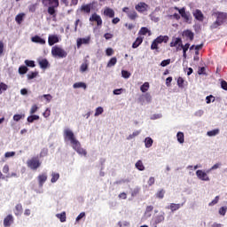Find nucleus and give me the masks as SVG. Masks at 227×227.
Instances as JSON below:
<instances>
[{
  "label": "nucleus",
  "instance_id": "obj_1",
  "mask_svg": "<svg viewBox=\"0 0 227 227\" xmlns=\"http://www.w3.org/2000/svg\"><path fill=\"white\" fill-rule=\"evenodd\" d=\"M43 6H48V13L51 17H56V8L59 6V0H42Z\"/></svg>",
  "mask_w": 227,
  "mask_h": 227
},
{
  "label": "nucleus",
  "instance_id": "obj_2",
  "mask_svg": "<svg viewBox=\"0 0 227 227\" xmlns=\"http://www.w3.org/2000/svg\"><path fill=\"white\" fill-rule=\"evenodd\" d=\"M214 15H215L216 20L213 23L212 27L213 29H217L219 26H223L224 22H226L227 13L216 12H214Z\"/></svg>",
  "mask_w": 227,
  "mask_h": 227
},
{
  "label": "nucleus",
  "instance_id": "obj_3",
  "mask_svg": "<svg viewBox=\"0 0 227 227\" xmlns=\"http://www.w3.org/2000/svg\"><path fill=\"white\" fill-rule=\"evenodd\" d=\"M27 166L30 169L36 171L40 166H42V161H40V158L38 156H34L31 159L27 160Z\"/></svg>",
  "mask_w": 227,
  "mask_h": 227
},
{
  "label": "nucleus",
  "instance_id": "obj_4",
  "mask_svg": "<svg viewBox=\"0 0 227 227\" xmlns=\"http://www.w3.org/2000/svg\"><path fill=\"white\" fill-rule=\"evenodd\" d=\"M51 54L53 58L59 59L67 58V56H68V53L59 46H53L51 48Z\"/></svg>",
  "mask_w": 227,
  "mask_h": 227
},
{
  "label": "nucleus",
  "instance_id": "obj_5",
  "mask_svg": "<svg viewBox=\"0 0 227 227\" xmlns=\"http://www.w3.org/2000/svg\"><path fill=\"white\" fill-rule=\"evenodd\" d=\"M95 2L90 4H83L81 5L80 8L76 10V13H82V15H90L91 13V10L93 9V5Z\"/></svg>",
  "mask_w": 227,
  "mask_h": 227
},
{
  "label": "nucleus",
  "instance_id": "obj_6",
  "mask_svg": "<svg viewBox=\"0 0 227 227\" xmlns=\"http://www.w3.org/2000/svg\"><path fill=\"white\" fill-rule=\"evenodd\" d=\"M64 137L65 139H68V141H70L72 146L75 145V143L79 142V140L75 139V135H74V132L70 129L64 130Z\"/></svg>",
  "mask_w": 227,
  "mask_h": 227
},
{
  "label": "nucleus",
  "instance_id": "obj_7",
  "mask_svg": "<svg viewBox=\"0 0 227 227\" xmlns=\"http://www.w3.org/2000/svg\"><path fill=\"white\" fill-rule=\"evenodd\" d=\"M165 215H166V214L162 213L160 215L154 216L151 220V227H157L158 224H160V223H164Z\"/></svg>",
  "mask_w": 227,
  "mask_h": 227
},
{
  "label": "nucleus",
  "instance_id": "obj_8",
  "mask_svg": "<svg viewBox=\"0 0 227 227\" xmlns=\"http://www.w3.org/2000/svg\"><path fill=\"white\" fill-rule=\"evenodd\" d=\"M73 149L75 150V152L79 154V155H83V157H86L88 155V152H86L85 149H83L82 147H81V142L78 141L75 144H74L73 145Z\"/></svg>",
  "mask_w": 227,
  "mask_h": 227
},
{
  "label": "nucleus",
  "instance_id": "obj_9",
  "mask_svg": "<svg viewBox=\"0 0 227 227\" xmlns=\"http://www.w3.org/2000/svg\"><path fill=\"white\" fill-rule=\"evenodd\" d=\"M148 4L145 2H139L136 6L135 10L138 12V13H145V12H148Z\"/></svg>",
  "mask_w": 227,
  "mask_h": 227
},
{
  "label": "nucleus",
  "instance_id": "obj_10",
  "mask_svg": "<svg viewBox=\"0 0 227 227\" xmlns=\"http://www.w3.org/2000/svg\"><path fill=\"white\" fill-rule=\"evenodd\" d=\"M175 10L179 12V14L184 19V22H189V20H191V14L185 12V7H183L182 9L175 7Z\"/></svg>",
  "mask_w": 227,
  "mask_h": 227
},
{
  "label": "nucleus",
  "instance_id": "obj_11",
  "mask_svg": "<svg viewBox=\"0 0 227 227\" xmlns=\"http://www.w3.org/2000/svg\"><path fill=\"white\" fill-rule=\"evenodd\" d=\"M90 22H97V26L100 27L102 26V18L100 15L97 14V12H94L89 19Z\"/></svg>",
  "mask_w": 227,
  "mask_h": 227
},
{
  "label": "nucleus",
  "instance_id": "obj_12",
  "mask_svg": "<svg viewBox=\"0 0 227 227\" xmlns=\"http://www.w3.org/2000/svg\"><path fill=\"white\" fill-rule=\"evenodd\" d=\"M196 175L199 180H202L203 182H208V180H210L208 175H207L203 170H197Z\"/></svg>",
  "mask_w": 227,
  "mask_h": 227
},
{
  "label": "nucleus",
  "instance_id": "obj_13",
  "mask_svg": "<svg viewBox=\"0 0 227 227\" xmlns=\"http://www.w3.org/2000/svg\"><path fill=\"white\" fill-rule=\"evenodd\" d=\"M193 17L196 19V20H199V22H203V20H205V16L200 9L195 10V12H193Z\"/></svg>",
  "mask_w": 227,
  "mask_h": 227
},
{
  "label": "nucleus",
  "instance_id": "obj_14",
  "mask_svg": "<svg viewBox=\"0 0 227 227\" xmlns=\"http://www.w3.org/2000/svg\"><path fill=\"white\" fill-rule=\"evenodd\" d=\"M13 215H8L4 219V227H9L12 226V224H13Z\"/></svg>",
  "mask_w": 227,
  "mask_h": 227
},
{
  "label": "nucleus",
  "instance_id": "obj_15",
  "mask_svg": "<svg viewBox=\"0 0 227 227\" xmlns=\"http://www.w3.org/2000/svg\"><path fill=\"white\" fill-rule=\"evenodd\" d=\"M37 180L39 182V187H43L45 182H47V174L43 173L37 176Z\"/></svg>",
  "mask_w": 227,
  "mask_h": 227
},
{
  "label": "nucleus",
  "instance_id": "obj_16",
  "mask_svg": "<svg viewBox=\"0 0 227 227\" xmlns=\"http://www.w3.org/2000/svg\"><path fill=\"white\" fill-rule=\"evenodd\" d=\"M180 48H177V51H182L183 50V56L184 58H187V51H189V47H191V44L187 43L185 45L181 43Z\"/></svg>",
  "mask_w": 227,
  "mask_h": 227
},
{
  "label": "nucleus",
  "instance_id": "obj_17",
  "mask_svg": "<svg viewBox=\"0 0 227 227\" xmlns=\"http://www.w3.org/2000/svg\"><path fill=\"white\" fill-rule=\"evenodd\" d=\"M103 13H104L105 17H109V19H114V10H113L110 7H106L104 9Z\"/></svg>",
  "mask_w": 227,
  "mask_h": 227
},
{
  "label": "nucleus",
  "instance_id": "obj_18",
  "mask_svg": "<svg viewBox=\"0 0 227 227\" xmlns=\"http://www.w3.org/2000/svg\"><path fill=\"white\" fill-rule=\"evenodd\" d=\"M154 41L159 43H168L169 42V36L168 35H159Z\"/></svg>",
  "mask_w": 227,
  "mask_h": 227
},
{
  "label": "nucleus",
  "instance_id": "obj_19",
  "mask_svg": "<svg viewBox=\"0 0 227 227\" xmlns=\"http://www.w3.org/2000/svg\"><path fill=\"white\" fill-rule=\"evenodd\" d=\"M176 45H178V47L182 45V38L176 37L172 39L170 43V47H176Z\"/></svg>",
  "mask_w": 227,
  "mask_h": 227
},
{
  "label": "nucleus",
  "instance_id": "obj_20",
  "mask_svg": "<svg viewBox=\"0 0 227 227\" xmlns=\"http://www.w3.org/2000/svg\"><path fill=\"white\" fill-rule=\"evenodd\" d=\"M32 42H34V43H40V45H45V39L40 37L39 35H35L32 37Z\"/></svg>",
  "mask_w": 227,
  "mask_h": 227
},
{
  "label": "nucleus",
  "instance_id": "obj_21",
  "mask_svg": "<svg viewBox=\"0 0 227 227\" xmlns=\"http://www.w3.org/2000/svg\"><path fill=\"white\" fill-rule=\"evenodd\" d=\"M58 42H59L58 35H50L48 37V43L51 46L54 45V43H58Z\"/></svg>",
  "mask_w": 227,
  "mask_h": 227
},
{
  "label": "nucleus",
  "instance_id": "obj_22",
  "mask_svg": "<svg viewBox=\"0 0 227 227\" xmlns=\"http://www.w3.org/2000/svg\"><path fill=\"white\" fill-rule=\"evenodd\" d=\"M88 43H90V37L77 39V47H81L82 44L88 45Z\"/></svg>",
  "mask_w": 227,
  "mask_h": 227
},
{
  "label": "nucleus",
  "instance_id": "obj_23",
  "mask_svg": "<svg viewBox=\"0 0 227 227\" xmlns=\"http://www.w3.org/2000/svg\"><path fill=\"white\" fill-rule=\"evenodd\" d=\"M183 36H185V38H189V40H191V42H192V40H194V33H192V31H191V30H184L183 32Z\"/></svg>",
  "mask_w": 227,
  "mask_h": 227
},
{
  "label": "nucleus",
  "instance_id": "obj_24",
  "mask_svg": "<svg viewBox=\"0 0 227 227\" xmlns=\"http://www.w3.org/2000/svg\"><path fill=\"white\" fill-rule=\"evenodd\" d=\"M73 88L74 90H77L79 88H82L83 90H86L88 88V86L86 85L85 82H75L73 84Z\"/></svg>",
  "mask_w": 227,
  "mask_h": 227
},
{
  "label": "nucleus",
  "instance_id": "obj_25",
  "mask_svg": "<svg viewBox=\"0 0 227 227\" xmlns=\"http://www.w3.org/2000/svg\"><path fill=\"white\" fill-rule=\"evenodd\" d=\"M143 43V37L138 36L132 44L133 49H137Z\"/></svg>",
  "mask_w": 227,
  "mask_h": 227
},
{
  "label": "nucleus",
  "instance_id": "obj_26",
  "mask_svg": "<svg viewBox=\"0 0 227 227\" xmlns=\"http://www.w3.org/2000/svg\"><path fill=\"white\" fill-rule=\"evenodd\" d=\"M39 67H41V68H47V67H49V60H47V59H43L41 60L38 61Z\"/></svg>",
  "mask_w": 227,
  "mask_h": 227
},
{
  "label": "nucleus",
  "instance_id": "obj_27",
  "mask_svg": "<svg viewBox=\"0 0 227 227\" xmlns=\"http://www.w3.org/2000/svg\"><path fill=\"white\" fill-rule=\"evenodd\" d=\"M56 217L59 219L60 223H66L67 222V213L62 212L60 214H57Z\"/></svg>",
  "mask_w": 227,
  "mask_h": 227
},
{
  "label": "nucleus",
  "instance_id": "obj_28",
  "mask_svg": "<svg viewBox=\"0 0 227 227\" xmlns=\"http://www.w3.org/2000/svg\"><path fill=\"white\" fill-rule=\"evenodd\" d=\"M176 137H177L178 143H180L181 145H183V143L185 142V137L184 135V132H180V131L177 132Z\"/></svg>",
  "mask_w": 227,
  "mask_h": 227
},
{
  "label": "nucleus",
  "instance_id": "obj_29",
  "mask_svg": "<svg viewBox=\"0 0 227 227\" xmlns=\"http://www.w3.org/2000/svg\"><path fill=\"white\" fill-rule=\"evenodd\" d=\"M24 17H26V14L24 12L16 15L15 20L17 24H22V21L24 20Z\"/></svg>",
  "mask_w": 227,
  "mask_h": 227
},
{
  "label": "nucleus",
  "instance_id": "obj_30",
  "mask_svg": "<svg viewBox=\"0 0 227 227\" xmlns=\"http://www.w3.org/2000/svg\"><path fill=\"white\" fill-rule=\"evenodd\" d=\"M145 148H152V145H153V139H152L150 137H145Z\"/></svg>",
  "mask_w": 227,
  "mask_h": 227
},
{
  "label": "nucleus",
  "instance_id": "obj_31",
  "mask_svg": "<svg viewBox=\"0 0 227 227\" xmlns=\"http://www.w3.org/2000/svg\"><path fill=\"white\" fill-rule=\"evenodd\" d=\"M181 207H184V204L171 203L169 206V208H170L171 212H176V210H178Z\"/></svg>",
  "mask_w": 227,
  "mask_h": 227
},
{
  "label": "nucleus",
  "instance_id": "obj_32",
  "mask_svg": "<svg viewBox=\"0 0 227 227\" xmlns=\"http://www.w3.org/2000/svg\"><path fill=\"white\" fill-rule=\"evenodd\" d=\"M135 167L138 171H145V165L143 164V161L141 160H137L135 164Z\"/></svg>",
  "mask_w": 227,
  "mask_h": 227
},
{
  "label": "nucleus",
  "instance_id": "obj_33",
  "mask_svg": "<svg viewBox=\"0 0 227 227\" xmlns=\"http://www.w3.org/2000/svg\"><path fill=\"white\" fill-rule=\"evenodd\" d=\"M139 134H141V130L134 131L132 134H130L127 137V140L130 141V140L134 139V137H137V136H139Z\"/></svg>",
  "mask_w": 227,
  "mask_h": 227
},
{
  "label": "nucleus",
  "instance_id": "obj_34",
  "mask_svg": "<svg viewBox=\"0 0 227 227\" xmlns=\"http://www.w3.org/2000/svg\"><path fill=\"white\" fill-rule=\"evenodd\" d=\"M150 90V83L148 82H145L141 87H140V91L142 93H146V91Z\"/></svg>",
  "mask_w": 227,
  "mask_h": 227
},
{
  "label": "nucleus",
  "instance_id": "obj_35",
  "mask_svg": "<svg viewBox=\"0 0 227 227\" xmlns=\"http://www.w3.org/2000/svg\"><path fill=\"white\" fill-rule=\"evenodd\" d=\"M128 17L130 20H136L137 19V12L136 11H130L128 12Z\"/></svg>",
  "mask_w": 227,
  "mask_h": 227
},
{
  "label": "nucleus",
  "instance_id": "obj_36",
  "mask_svg": "<svg viewBox=\"0 0 227 227\" xmlns=\"http://www.w3.org/2000/svg\"><path fill=\"white\" fill-rule=\"evenodd\" d=\"M15 210H16L14 212L15 215H20V214H22V210H23L22 204H17L15 206Z\"/></svg>",
  "mask_w": 227,
  "mask_h": 227
},
{
  "label": "nucleus",
  "instance_id": "obj_37",
  "mask_svg": "<svg viewBox=\"0 0 227 227\" xmlns=\"http://www.w3.org/2000/svg\"><path fill=\"white\" fill-rule=\"evenodd\" d=\"M59 180V173L52 172L51 173V184H56V181Z\"/></svg>",
  "mask_w": 227,
  "mask_h": 227
},
{
  "label": "nucleus",
  "instance_id": "obj_38",
  "mask_svg": "<svg viewBox=\"0 0 227 227\" xmlns=\"http://www.w3.org/2000/svg\"><path fill=\"white\" fill-rule=\"evenodd\" d=\"M116 63H118V59H116V57H113L107 63V67L111 68V67H114V65H116Z\"/></svg>",
  "mask_w": 227,
  "mask_h": 227
},
{
  "label": "nucleus",
  "instance_id": "obj_39",
  "mask_svg": "<svg viewBox=\"0 0 227 227\" xmlns=\"http://www.w3.org/2000/svg\"><path fill=\"white\" fill-rule=\"evenodd\" d=\"M26 118V114H14L13 115V121H20V120H24Z\"/></svg>",
  "mask_w": 227,
  "mask_h": 227
},
{
  "label": "nucleus",
  "instance_id": "obj_40",
  "mask_svg": "<svg viewBox=\"0 0 227 227\" xmlns=\"http://www.w3.org/2000/svg\"><path fill=\"white\" fill-rule=\"evenodd\" d=\"M27 70H29L27 67L21 66L19 67V74H20V75H24V74H27Z\"/></svg>",
  "mask_w": 227,
  "mask_h": 227
},
{
  "label": "nucleus",
  "instance_id": "obj_41",
  "mask_svg": "<svg viewBox=\"0 0 227 227\" xmlns=\"http://www.w3.org/2000/svg\"><path fill=\"white\" fill-rule=\"evenodd\" d=\"M36 120H40V116H38V115H30V116L27 117V121H28V123H33V121H35Z\"/></svg>",
  "mask_w": 227,
  "mask_h": 227
},
{
  "label": "nucleus",
  "instance_id": "obj_42",
  "mask_svg": "<svg viewBox=\"0 0 227 227\" xmlns=\"http://www.w3.org/2000/svg\"><path fill=\"white\" fill-rule=\"evenodd\" d=\"M184 84H185V80H184L183 77L179 76L177 78V86H178V88H184Z\"/></svg>",
  "mask_w": 227,
  "mask_h": 227
},
{
  "label": "nucleus",
  "instance_id": "obj_43",
  "mask_svg": "<svg viewBox=\"0 0 227 227\" xmlns=\"http://www.w3.org/2000/svg\"><path fill=\"white\" fill-rule=\"evenodd\" d=\"M8 90V85L4 82H0V95H3V91Z\"/></svg>",
  "mask_w": 227,
  "mask_h": 227
},
{
  "label": "nucleus",
  "instance_id": "obj_44",
  "mask_svg": "<svg viewBox=\"0 0 227 227\" xmlns=\"http://www.w3.org/2000/svg\"><path fill=\"white\" fill-rule=\"evenodd\" d=\"M152 51H159V43L155 41V39L153 41L151 44Z\"/></svg>",
  "mask_w": 227,
  "mask_h": 227
},
{
  "label": "nucleus",
  "instance_id": "obj_45",
  "mask_svg": "<svg viewBox=\"0 0 227 227\" xmlns=\"http://www.w3.org/2000/svg\"><path fill=\"white\" fill-rule=\"evenodd\" d=\"M217 134H219V129H217L207 131V136H209V137H212L214 136H217Z\"/></svg>",
  "mask_w": 227,
  "mask_h": 227
},
{
  "label": "nucleus",
  "instance_id": "obj_46",
  "mask_svg": "<svg viewBox=\"0 0 227 227\" xmlns=\"http://www.w3.org/2000/svg\"><path fill=\"white\" fill-rule=\"evenodd\" d=\"M102 113H104V108L102 106H99V107L96 108L94 116H100V114H102Z\"/></svg>",
  "mask_w": 227,
  "mask_h": 227
},
{
  "label": "nucleus",
  "instance_id": "obj_47",
  "mask_svg": "<svg viewBox=\"0 0 227 227\" xmlns=\"http://www.w3.org/2000/svg\"><path fill=\"white\" fill-rule=\"evenodd\" d=\"M144 97L145 98L146 102H152V96L150 93H145V95H142L139 100L141 101V98Z\"/></svg>",
  "mask_w": 227,
  "mask_h": 227
},
{
  "label": "nucleus",
  "instance_id": "obj_48",
  "mask_svg": "<svg viewBox=\"0 0 227 227\" xmlns=\"http://www.w3.org/2000/svg\"><path fill=\"white\" fill-rule=\"evenodd\" d=\"M198 74L199 75H207V68L205 67H199Z\"/></svg>",
  "mask_w": 227,
  "mask_h": 227
},
{
  "label": "nucleus",
  "instance_id": "obj_49",
  "mask_svg": "<svg viewBox=\"0 0 227 227\" xmlns=\"http://www.w3.org/2000/svg\"><path fill=\"white\" fill-rule=\"evenodd\" d=\"M25 65H27V67H30V68H35V61L34 60H25Z\"/></svg>",
  "mask_w": 227,
  "mask_h": 227
},
{
  "label": "nucleus",
  "instance_id": "obj_50",
  "mask_svg": "<svg viewBox=\"0 0 227 227\" xmlns=\"http://www.w3.org/2000/svg\"><path fill=\"white\" fill-rule=\"evenodd\" d=\"M166 193V192H164V190H160L157 193H156V198H159L160 200H162V198H164V194Z\"/></svg>",
  "mask_w": 227,
  "mask_h": 227
},
{
  "label": "nucleus",
  "instance_id": "obj_51",
  "mask_svg": "<svg viewBox=\"0 0 227 227\" xmlns=\"http://www.w3.org/2000/svg\"><path fill=\"white\" fill-rule=\"evenodd\" d=\"M147 33H150V30H148V28L146 27H142L140 31H139V35H146Z\"/></svg>",
  "mask_w": 227,
  "mask_h": 227
},
{
  "label": "nucleus",
  "instance_id": "obj_52",
  "mask_svg": "<svg viewBox=\"0 0 227 227\" xmlns=\"http://www.w3.org/2000/svg\"><path fill=\"white\" fill-rule=\"evenodd\" d=\"M36 6H37L36 4H30L28 6L29 12H31V13H35L36 12Z\"/></svg>",
  "mask_w": 227,
  "mask_h": 227
},
{
  "label": "nucleus",
  "instance_id": "obj_53",
  "mask_svg": "<svg viewBox=\"0 0 227 227\" xmlns=\"http://www.w3.org/2000/svg\"><path fill=\"white\" fill-rule=\"evenodd\" d=\"M219 203V196H216L209 204V207H214V205H217Z\"/></svg>",
  "mask_w": 227,
  "mask_h": 227
},
{
  "label": "nucleus",
  "instance_id": "obj_54",
  "mask_svg": "<svg viewBox=\"0 0 227 227\" xmlns=\"http://www.w3.org/2000/svg\"><path fill=\"white\" fill-rule=\"evenodd\" d=\"M121 76H122L124 79H129V77H130V73H129V71L122 70V71H121Z\"/></svg>",
  "mask_w": 227,
  "mask_h": 227
},
{
  "label": "nucleus",
  "instance_id": "obj_55",
  "mask_svg": "<svg viewBox=\"0 0 227 227\" xmlns=\"http://www.w3.org/2000/svg\"><path fill=\"white\" fill-rule=\"evenodd\" d=\"M36 75H38V72H32L27 74V79L29 81H31V79H35V77H36Z\"/></svg>",
  "mask_w": 227,
  "mask_h": 227
},
{
  "label": "nucleus",
  "instance_id": "obj_56",
  "mask_svg": "<svg viewBox=\"0 0 227 227\" xmlns=\"http://www.w3.org/2000/svg\"><path fill=\"white\" fill-rule=\"evenodd\" d=\"M215 98L214 96H212V95L207 96L206 98L207 104H210V102H215Z\"/></svg>",
  "mask_w": 227,
  "mask_h": 227
},
{
  "label": "nucleus",
  "instance_id": "obj_57",
  "mask_svg": "<svg viewBox=\"0 0 227 227\" xmlns=\"http://www.w3.org/2000/svg\"><path fill=\"white\" fill-rule=\"evenodd\" d=\"M118 225L120 227H129L130 226V223L127 222V221H124V222H119L118 223Z\"/></svg>",
  "mask_w": 227,
  "mask_h": 227
},
{
  "label": "nucleus",
  "instance_id": "obj_58",
  "mask_svg": "<svg viewBox=\"0 0 227 227\" xmlns=\"http://www.w3.org/2000/svg\"><path fill=\"white\" fill-rule=\"evenodd\" d=\"M170 63H171L170 59H165V60L161 61L160 67H168V65H169Z\"/></svg>",
  "mask_w": 227,
  "mask_h": 227
},
{
  "label": "nucleus",
  "instance_id": "obj_59",
  "mask_svg": "<svg viewBox=\"0 0 227 227\" xmlns=\"http://www.w3.org/2000/svg\"><path fill=\"white\" fill-rule=\"evenodd\" d=\"M36 111H38V106L33 105L30 109V114H35V113H36Z\"/></svg>",
  "mask_w": 227,
  "mask_h": 227
},
{
  "label": "nucleus",
  "instance_id": "obj_60",
  "mask_svg": "<svg viewBox=\"0 0 227 227\" xmlns=\"http://www.w3.org/2000/svg\"><path fill=\"white\" fill-rule=\"evenodd\" d=\"M81 72H86L88 70V63H82L80 67Z\"/></svg>",
  "mask_w": 227,
  "mask_h": 227
},
{
  "label": "nucleus",
  "instance_id": "obj_61",
  "mask_svg": "<svg viewBox=\"0 0 227 227\" xmlns=\"http://www.w3.org/2000/svg\"><path fill=\"white\" fill-rule=\"evenodd\" d=\"M221 88H222L223 90H224L225 91H227V82H226V81L223 80V81L221 82Z\"/></svg>",
  "mask_w": 227,
  "mask_h": 227
},
{
  "label": "nucleus",
  "instance_id": "obj_62",
  "mask_svg": "<svg viewBox=\"0 0 227 227\" xmlns=\"http://www.w3.org/2000/svg\"><path fill=\"white\" fill-rule=\"evenodd\" d=\"M43 97L47 100V102H51V100H52V96L51 94H44Z\"/></svg>",
  "mask_w": 227,
  "mask_h": 227
},
{
  "label": "nucleus",
  "instance_id": "obj_63",
  "mask_svg": "<svg viewBox=\"0 0 227 227\" xmlns=\"http://www.w3.org/2000/svg\"><path fill=\"white\" fill-rule=\"evenodd\" d=\"M49 153V150L43 149L40 153V157H46V155Z\"/></svg>",
  "mask_w": 227,
  "mask_h": 227
},
{
  "label": "nucleus",
  "instance_id": "obj_64",
  "mask_svg": "<svg viewBox=\"0 0 227 227\" xmlns=\"http://www.w3.org/2000/svg\"><path fill=\"white\" fill-rule=\"evenodd\" d=\"M219 214L220 215H226V207H220Z\"/></svg>",
  "mask_w": 227,
  "mask_h": 227
}]
</instances>
